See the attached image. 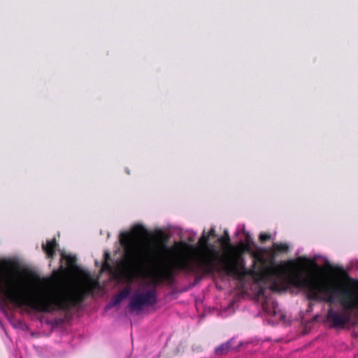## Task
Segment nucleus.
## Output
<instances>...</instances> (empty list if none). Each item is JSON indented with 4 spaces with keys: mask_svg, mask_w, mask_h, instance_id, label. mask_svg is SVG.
I'll list each match as a JSON object with an SVG mask.
<instances>
[{
    "mask_svg": "<svg viewBox=\"0 0 358 358\" xmlns=\"http://www.w3.org/2000/svg\"><path fill=\"white\" fill-rule=\"evenodd\" d=\"M231 341H228L224 343H222L220 345L217 347L215 350V352L217 355L222 356L226 355L229 349L231 348L230 345Z\"/></svg>",
    "mask_w": 358,
    "mask_h": 358,
    "instance_id": "obj_9",
    "label": "nucleus"
},
{
    "mask_svg": "<svg viewBox=\"0 0 358 358\" xmlns=\"http://www.w3.org/2000/svg\"><path fill=\"white\" fill-rule=\"evenodd\" d=\"M350 282H352L353 284L356 283L357 281L353 279H350Z\"/></svg>",
    "mask_w": 358,
    "mask_h": 358,
    "instance_id": "obj_18",
    "label": "nucleus"
},
{
    "mask_svg": "<svg viewBox=\"0 0 358 358\" xmlns=\"http://www.w3.org/2000/svg\"><path fill=\"white\" fill-rule=\"evenodd\" d=\"M289 251V246L287 243H273L272 245V255L273 257L277 255L279 253H287ZM254 261L252 264L253 268H255L257 264H259V268L256 271H259L262 268H276L278 270L277 275L274 277H269L265 280H262L258 276L252 277L255 281L260 282H269L271 283V289L274 292H278L281 290H286L288 287H293L292 285L285 282V278L289 273L291 269H292V266L288 264V260L287 262L281 264H275L273 257L270 259L265 258L260 254L255 253L253 255ZM300 257H299V258ZM298 259V257L293 261H295ZM252 270L255 271L254 268Z\"/></svg>",
    "mask_w": 358,
    "mask_h": 358,
    "instance_id": "obj_4",
    "label": "nucleus"
},
{
    "mask_svg": "<svg viewBox=\"0 0 358 358\" xmlns=\"http://www.w3.org/2000/svg\"><path fill=\"white\" fill-rule=\"evenodd\" d=\"M42 250L49 259H53L56 255L58 248V243L55 238L48 240L45 243L42 244Z\"/></svg>",
    "mask_w": 358,
    "mask_h": 358,
    "instance_id": "obj_7",
    "label": "nucleus"
},
{
    "mask_svg": "<svg viewBox=\"0 0 358 358\" xmlns=\"http://www.w3.org/2000/svg\"><path fill=\"white\" fill-rule=\"evenodd\" d=\"M207 236H209V238L210 237H213V238L217 237V234H216V231H215V228L213 227H212L210 229Z\"/></svg>",
    "mask_w": 358,
    "mask_h": 358,
    "instance_id": "obj_13",
    "label": "nucleus"
},
{
    "mask_svg": "<svg viewBox=\"0 0 358 358\" xmlns=\"http://www.w3.org/2000/svg\"><path fill=\"white\" fill-rule=\"evenodd\" d=\"M243 345V343H240L238 345V348L241 347Z\"/></svg>",
    "mask_w": 358,
    "mask_h": 358,
    "instance_id": "obj_19",
    "label": "nucleus"
},
{
    "mask_svg": "<svg viewBox=\"0 0 358 358\" xmlns=\"http://www.w3.org/2000/svg\"><path fill=\"white\" fill-rule=\"evenodd\" d=\"M31 284L22 283L8 271H0V294L3 301L17 307L27 306L38 313L70 311L80 305V286L67 293L33 292Z\"/></svg>",
    "mask_w": 358,
    "mask_h": 358,
    "instance_id": "obj_3",
    "label": "nucleus"
},
{
    "mask_svg": "<svg viewBox=\"0 0 358 358\" xmlns=\"http://www.w3.org/2000/svg\"><path fill=\"white\" fill-rule=\"evenodd\" d=\"M157 303L155 291L134 294L129 302V308L133 310H141L144 306H153Z\"/></svg>",
    "mask_w": 358,
    "mask_h": 358,
    "instance_id": "obj_5",
    "label": "nucleus"
},
{
    "mask_svg": "<svg viewBox=\"0 0 358 358\" xmlns=\"http://www.w3.org/2000/svg\"><path fill=\"white\" fill-rule=\"evenodd\" d=\"M131 289L129 287H126L121 290L113 299V304H119L123 299L129 296Z\"/></svg>",
    "mask_w": 358,
    "mask_h": 358,
    "instance_id": "obj_8",
    "label": "nucleus"
},
{
    "mask_svg": "<svg viewBox=\"0 0 358 358\" xmlns=\"http://www.w3.org/2000/svg\"><path fill=\"white\" fill-rule=\"evenodd\" d=\"M218 242L221 244V245L224 248L227 247L230 248V252L226 253L224 256H228L233 254L239 255L240 257H242V253L247 249V245L244 244L243 242H240V243L234 246L231 243V238L229 236V234L227 230L224 231L223 236L220 237L217 239Z\"/></svg>",
    "mask_w": 358,
    "mask_h": 358,
    "instance_id": "obj_6",
    "label": "nucleus"
},
{
    "mask_svg": "<svg viewBox=\"0 0 358 358\" xmlns=\"http://www.w3.org/2000/svg\"><path fill=\"white\" fill-rule=\"evenodd\" d=\"M339 271H341V274H342V275H347V273H346V272L343 270V268H341L339 269Z\"/></svg>",
    "mask_w": 358,
    "mask_h": 358,
    "instance_id": "obj_16",
    "label": "nucleus"
},
{
    "mask_svg": "<svg viewBox=\"0 0 358 358\" xmlns=\"http://www.w3.org/2000/svg\"><path fill=\"white\" fill-rule=\"evenodd\" d=\"M3 264L6 266H11L13 264V263L10 262H4Z\"/></svg>",
    "mask_w": 358,
    "mask_h": 358,
    "instance_id": "obj_17",
    "label": "nucleus"
},
{
    "mask_svg": "<svg viewBox=\"0 0 358 358\" xmlns=\"http://www.w3.org/2000/svg\"><path fill=\"white\" fill-rule=\"evenodd\" d=\"M62 259L66 260V265L70 268H74L76 266V258L71 255H66L65 253L62 252Z\"/></svg>",
    "mask_w": 358,
    "mask_h": 358,
    "instance_id": "obj_10",
    "label": "nucleus"
},
{
    "mask_svg": "<svg viewBox=\"0 0 358 358\" xmlns=\"http://www.w3.org/2000/svg\"><path fill=\"white\" fill-rule=\"evenodd\" d=\"M29 278L32 282L31 284H35L36 285H41L42 283L47 282V279L41 278L38 275L34 273H29Z\"/></svg>",
    "mask_w": 358,
    "mask_h": 358,
    "instance_id": "obj_11",
    "label": "nucleus"
},
{
    "mask_svg": "<svg viewBox=\"0 0 358 358\" xmlns=\"http://www.w3.org/2000/svg\"><path fill=\"white\" fill-rule=\"evenodd\" d=\"M103 270L109 271L111 269V266L107 261H104L102 265Z\"/></svg>",
    "mask_w": 358,
    "mask_h": 358,
    "instance_id": "obj_14",
    "label": "nucleus"
},
{
    "mask_svg": "<svg viewBox=\"0 0 358 358\" xmlns=\"http://www.w3.org/2000/svg\"><path fill=\"white\" fill-rule=\"evenodd\" d=\"M110 258V254L108 252H106L104 254V261H107L108 260V259Z\"/></svg>",
    "mask_w": 358,
    "mask_h": 358,
    "instance_id": "obj_15",
    "label": "nucleus"
},
{
    "mask_svg": "<svg viewBox=\"0 0 358 358\" xmlns=\"http://www.w3.org/2000/svg\"><path fill=\"white\" fill-rule=\"evenodd\" d=\"M312 262L307 257H299L295 261L288 262V264L293 266V268L287 273L285 282L293 287L306 290L307 298L310 301L332 303L338 299L343 310L330 308L327 319L331 322L333 327H344L351 320V310H355L358 313V292L352 288H341L333 281L308 278L305 275L309 273L307 264Z\"/></svg>",
    "mask_w": 358,
    "mask_h": 358,
    "instance_id": "obj_2",
    "label": "nucleus"
},
{
    "mask_svg": "<svg viewBox=\"0 0 358 358\" xmlns=\"http://www.w3.org/2000/svg\"><path fill=\"white\" fill-rule=\"evenodd\" d=\"M271 238V234H266V233H262L259 234V241L262 243H264L268 240H270Z\"/></svg>",
    "mask_w": 358,
    "mask_h": 358,
    "instance_id": "obj_12",
    "label": "nucleus"
},
{
    "mask_svg": "<svg viewBox=\"0 0 358 358\" xmlns=\"http://www.w3.org/2000/svg\"><path fill=\"white\" fill-rule=\"evenodd\" d=\"M148 233L146 229L137 224L130 231L123 232L120 236V243L124 248L126 262L131 266L148 265L153 268L152 275L158 282H172L177 271H200L203 274H213L224 272L229 276L243 280L247 275L258 276L262 280L275 277L278 273L276 268H265L259 271L248 270L244 260L239 255L233 254L220 256L214 246L209 243V236L203 231L199 238L197 248L185 243L181 244L192 250L198 252L197 256L192 261L187 257L172 259L165 254H169L171 249L164 242H159L157 248H150L149 252L141 250V241Z\"/></svg>",
    "mask_w": 358,
    "mask_h": 358,
    "instance_id": "obj_1",
    "label": "nucleus"
}]
</instances>
